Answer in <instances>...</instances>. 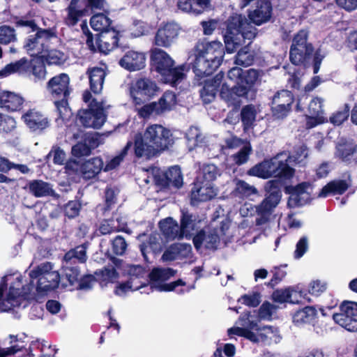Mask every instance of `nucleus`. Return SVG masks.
Returning a JSON list of instances; mask_svg holds the SVG:
<instances>
[{"mask_svg": "<svg viewBox=\"0 0 357 357\" xmlns=\"http://www.w3.org/2000/svg\"><path fill=\"white\" fill-rule=\"evenodd\" d=\"M224 56L222 44L219 41L199 42L190 52L188 63L196 77L211 75L220 65Z\"/></svg>", "mask_w": 357, "mask_h": 357, "instance_id": "nucleus-1", "label": "nucleus"}, {"mask_svg": "<svg viewBox=\"0 0 357 357\" xmlns=\"http://www.w3.org/2000/svg\"><path fill=\"white\" fill-rule=\"evenodd\" d=\"M173 144L171 131L160 124L149 126L143 137L137 134L135 137V153L136 156L150 158L168 149Z\"/></svg>", "mask_w": 357, "mask_h": 357, "instance_id": "nucleus-2", "label": "nucleus"}, {"mask_svg": "<svg viewBox=\"0 0 357 357\" xmlns=\"http://www.w3.org/2000/svg\"><path fill=\"white\" fill-rule=\"evenodd\" d=\"M227 77L234 81L236 86L230 89L227 84H223L220 96L229 105L236 107L240 105L239 98L245 96L249 88L258 79L259 72L252 68L243 70L241 68L234 67L229 70Z\"/></svg>", "mask_w": 357, "mask_h": 357, "instance_id": "nucleus-3", "label": "nucleus"}, {"mask_svg": "<svg viewBox=\"0 0 357 357\" xmlns=\"http://www.w3.org/2000/svg\"><path fill=\"white\" fill-rule=\"evenodd\" d=\"M291 158L288 152H281L269 159L255 165L248 171V174L263 179L275 178L289 180L294 176L295 170L290 167L289 160Z\"/></svg>", "mask_w": 357, "mask_h": 357, "instance_id": "nucleus-4", "label": "nucleus"}, {"mask_svg": "<svg viewBox=\"0 0 357 357\" xmlns=\"http://www.w3.org/2000/svg\"><path fill=\"white\" fill-rule=\"evenodd\" d=\"M256 36V28L241 15L231 16L227 22V29L224 35L225 48L228 53H233L245 43Z\"/></svg>", "mask_w": 357, "mask_h": 357, "instance_id": "nucleus-5", "label": "nucleus"}, {"mask_svg": "<svg viewBox=\"0 0 357 357\" xmlns=\"http://www.w3.org/2000/svg\"><path fill=\"white\" fill-rule=\"evenodd\" d=\"M20 276L22 296L20 303L26 295L30 294L33 289V280L37 279L36 290L38 294H45L48 291L56 288L60 280V275L57 271L53 269V265L50 262L41 264L29 273L31 279L30 285L24 287L22 282V276L19 273H15Z\"/></svg>", "mask_w": 357, "mask_h": 357, "instance_id": "nucleus-6", "label": "nucleus"}, {"mask_svg": "<svg viewBox=\"0 0 357 357\" xmlns=\"http://www.w3.org/2000/svg\"><path fill=\"white\" fill-rule=\"evenodd\" d=\"M151 59L153 67L162 76L165 82L176 85L185 78L188 68L185 65L174 67V59L165 51L154 48Z\"/></svg>", "mask_w": 357, "mask_h": 357, "instance_id": "nucleus-7", "label": "nucleus"}, {"mask_svg": "<svg viewBox=\"0 0 357 357\" xmlns=\"http://www.w3.org/2000/svg\"><path fill=\"white\" fill-rule=\"evenodd\" d=\"M265 188L269 192V195L260 204L256 205L257 217L255 223L259 227L270 224L272 213L280 203L282 197L278 181L271 180L268 181Z\"/></svg>", "mask_w": 357, "mask_h": 357, "instance_id": "nucleus-8", "label": "nucleus"}, {"mask_svg": "<svg viewBox=\"0 0 357 357\" xmlns=\"http://www.w3.org/2000/svg\"><path fill=\"white\" fill-rule=\"evenodd\" d=\"M20 276L6 275L0 284V311L8 312L20 305Z\"/></svg>", "mask_w": 357, "mask_h": 357, "instance_id": "nucleus-9", "label": "nucleus"}, {"mask_svg": "<svg viewBox=\"0 0 357 357\" xmlns=\"http://www.w3.org/2000/svg\"><path fill=\"white\" fill-rule=\"evenodd\" d=\"M107 107L103 102L93 99L88 109L79 110L77 115L79 123L86 128L100 129L106 122Z\"/></svg>", "mask_w": 357, "mask_h": 357, "instance_id": "nucleus-10", "label": "nucleus"}, {"mask_svg": "<svg viewBox=\"0 0 357 357\" xmlns=\"http://www.w3.org/2000/svg\"><path fill=\"white\" fill-rule=\"evenodd\" d=\"M86 259V248L84 245L77 246L65 255L63 268L65 278L70 285H73L75 283L78 282L80 275L78 268L75 266H72V265L77 261L85 262Z\"/></svg>", "mask_w": 357, "mask_h": 357, "instance_id": "nucleus-11", "label": "nucleus"}, {"mask_svg": "<svg viewBox=\"0 0 357 357\" xmlns=\"http://www.w3.org/2000/svg\"><path fill=\"white\" fill-rule=\"evenodd\" d=\"M236 332L243 335V337L254 343H262L265 345L277 344L281 340V335L278 328L265 326L257 327L255 331H250L246 329H234Z\"/></svg>", "mask_w": 357, "mask_h": 357, "instance_id": "nucleus-12", "label": "nucleus"}, {"mask_svg": "<svg viewBox=\"0 0 357 357\" xmlns=\"http://www.w3.org/2000/svg\"><path fill=\"white\" fill-rule=\"evenodd\" d=\"M307 31L301 30L293 39L289 58L295 65L304 62L313 52L312 45L307 43Z\"/></svg>", "mask_w": 357, "mask_h": 357, "instance_id": "nucleus-13", "label": "nucleus"}, {"mask_svg": "<svg viewBox=\"0 0 357 357\" xmlns=\"http://www.w3.org/2000/svg\"><path fill=\"white\" fill-rule=\"evenodd\" d=\"M159 88L155 82L148 78L139 79L130 87V94L133 102L137 105L155 96Z\"/></svg>", "mask_w": 357, "mask_h": 357, "instance_id": "nucleus-14", "label": "nucleus"}, {"mask_svg": "<svg viewBox=\"0 0 357 357\" xmlns=\"http://www.w3.org/2000/svg\"><path fill=\"white\" fill-rule=\"evenodd\" d=\"M175 273L172 268H155L149 274L151 287L150 289H155L159 291H170L174 290L179 285H185V282L182 280H178L175 282L165 284V281L169 279Z\"/></svg>", "mask_w": 357, "mask_h": 357, "instance_id": "nucleus-15", "label": "nucleus"}, {"mask_svg": "<svg viewBox=\"0 0 357 357\" xmlns=\"http://www.w3.org/2000/svg\"><path fill=\"white\" fill-rule=\"evenodd\" d=\"M54 37L53 33L47 29H39L27 39L24 48L31 56L42 57V54L47 52L49 40Z\"/></svg>", "mask_w": 357, "mask_h": 357, "instance_id": "nucleus-16", "label": "nucleus"}, {"mask_svg": "<svg viewBox=\"0 0 357 357\" xmlns=\"http://www.w3.org/2000/svg\"><path fill=\"white\" fill-rule=\"evenodd\" d=\"M294 102L292 93L287 90L278 91L273 98L271 111L274 118L282 119L289 113Z\"/></svg>", "mask_w": 357, "mask_h": 357, "instance_id": "nucleus-17", "label": "nucleus"}, {"mask_svg": "<svg viewBox=\"0 0 357 357\" xmlns=\"http://www.w3.org/2000/svg\"><path fill=\"white\" fill-rule=\"evenodd\" d=\"M70 77L67 74L61 73L53 77L47 82V91L54 98L66 99L70 93Z\"/></svg>", "mask_w": 357, "mask_h": 357, "instance_id": "nucleus-18", "label": "nucleus"}, {"mask_svg": "<svg viewBox=\"0 0 357 357\" xmlns=\"http://www.w3.org/2000/svg\"><path fill=\"white\" fill-rule=\"evenodd\" d=\"M180 31L178 24L167 23L158 29L155 36V45L169 47L177 38Z\"/></svg>", "mask_w": 357, "mask_h": 357, "instance_id": "nucleus-19", "label": "nucleus"}, {"mask_svg": "<svg viewBox=\"0 0 357 357\" xmlns=\"http://www.w3.org/2000/svg\"><path fill=\"white\" fill-rule=\"evenodd\" d=\"M224 234V229H213L208 231H200L193 238V243L197 249L202 245L208 249H216L220 243V236Z\"/></svg>", "mask_w": 357, "mask_h": 357, "instance_id": "nucleus-20", "label": "nucleus"}, {"mask_svg": "<svg viewBox=\"0 0 357 357\" xmlns=\"http://www.w3.org/2000/svg\"><path fill=\"white\" fill-rule=\"evenodd\" d=\"M217 190L213 183L197 181L191 190V202L197 204L201 202H206L215 197Z\"/></svg>", "mask_w": 357, "mask_h": 357, "instance_id": "nucleus-21", "label": "nucleus"}, {"mask_svg": "<svg viewBox=\"0 0 357 357\" xmlns=\"http://www.w3.org/2000/svg\"><path fill=\"white\" fill-rule=\"evenodd\" d=\"M146 60L144 52L130 50L120 59L119 65L129 71H137L145 67Z\"/></svg>", "mask_w": 357, "mask_h": 357, "instance_id": "nucleus-22", "label": "nucleus"}, {"mask_svg": "<svg viewBox=\"0 0 357 357\" xmlns=\"http://www.w3.org/2000/svg\"><path fill=\"white\" fill-rule=\"evenodd\" d=\"M159 169L154 168L152 172L155 181L161 185H173L176 188H180L183 184V177L179 167L174 166L168 169L165 173H162V178H160Z\"/></svg>", "mask_w": 357, "mask_h": 357, "instance_id": "nucleus-23", "label": "nucleus"}, {"mask_svg": "<svg viewBox=\"0 0 357 357\" xmlns=\"http://www.w3.org/2000/svg\"><path fill=\"white\" fill-rule=\"evenodd\" d=\"M312 191V187L308 183H302L294 188L290 192V196L287 202L290 208H294L306 204L310 199Z\"/></svg>", "mask_w": 357, "mask_h": 357, "instance_id": "nucleus-24", "label": "nucleus"}, {"mask_svg": "<svg viewBox=\"0 0 357 357\" xmlns=\"http://www.w3.org/2000/svg\"><path fill=\"white\" fill-rule=\"evenodd\" d=\"M255 8L249 13L250 20L256 25L268 22L271 17L272 6L268 0H256Z\"/></svg>", "mask_w": 357, "mask_h": 357, "instance_id": "nucleus-25", "label": "nucleus"}, {"mask_svg": "<svg viewBox=\"0 0 357 357\" xmlns=\"http://www.w3.org/2000/svg\"><path fill=\"white\" fill-rule=\"evenodd\" d=\"M323 102V99L316 97L314 98L309 103V116L307 119V128H313L326 121V119L324 115Z\"/></svg>", "mask_w": 357, "mask_h": 357, "instance_id": "nucleus-26", "label": "nucleus"}, {"mask_svg": "<svg viewBox=\"0 0 357 357\" xmlns=\"http://www.w3.org/2000/svg\"><path fill=\"white\" fill-rule=\"evenodd\" d=\"M28 128L33 131L42 130L48 126L47 118L40 112L30 109L22 116Z\"/></svg>", "mask_w": 357, "mask_h": 357, "instance_id": "nucleus-27", "label": "nucleus"}, {"mask_svg": "<svg viewBox=\"0 0 357 357\" xmlns=\"http://www.w3.org/2000/svg\"><path fill=\"white\" fill-rule=\"evenodd\" d=\"M192 247L190 244L176 243L168 248L162 256L163 261H173L190 256Z\"/></svg>", "mask_w": 357, "mask_h": 357, "instance_id": "nucleus-28", "label": "nucleus"}, {"mask_svg": "<svg viewBox=\"0 0 357 357\" xmlns=\"http://www.w3.org/2000/svg\"><path fill=\"white\" fill-rule=\"evenodd\" d=\"M23 98L14 92L0 91V107L8 111H17L21 109Z\"/></svg>", "mask_w": 357, "mask_h": 357, "instance_id": "nucleus-29", "label": "nucleus"}, {"mask_svg": "<svg viewBox=\"0 0 357 357\" xmlns=\"http://www.w3.org/2000/svg\"><path fill=\"white\" fill-rule=\"evenodd\" d=\"M199 223L200 220H197L195 216L183 213L180 226L181 238H193L195 236V233L198 231Z\"/></svg>", "mask_w": 357, "mask_h": 357, "instance_id": "nucleus-30", "label": "nucleus"}, {"mask_svg": "<svg viewBox=\"0 0 357 357\" xmlns=\"http://www.w3.org/2000/svg\"><path fill=\"white\" fill-rule=\"evenodd\" d=\"M118 40V33L114 29H112L100 33L96 44L100 52L107 54L117 46Z\"/></svg>", "mask_w": 357, "mask_h": 357, "instance_id": "nucleus-31", "label": "nucleus"}, {"mask_svg": "<svg viewBox=\"0 0 357 357\" xmlns=\"http://www.w3.org/2000/svg\"><path fill=\"white\" fill-rule=\"evenodd\" d=\"M222 77V75L219 74L214 78L205 81L204 86L200 91V96L205 103L211 102L215 98Z\"/></svg>", "mask_w": 357, "mask_h": 357, "instance_id": "nucleus-32", "label": "nucleus"}, {"mask_svg": "<svg viewBox=\"0 0 357 357\" xmlns=\"http://www.w3.org/2000/svg\"><path fill=\"white\" fill-rule=\"evenodd\" d=\"M303 297L301 291L292 289H278L273 294V300L280 303L289 302L291 303H298L301 302Z\"/></svg>", "mask_w": 357, "mask_h": 357, "instance_id": "nucleus-33", "label": "nucleus"}, {"mask_svg": "<svg viewBox=\"0 0 357 357\" xmlns=\"http://www.w3.org/2000/svg\"><path fill=\"white\" fill-rule=\"evenodd\" d=\"M349 184L344 180H333L327 183L319 192V197H327L330 195H342L349 188Z\"/></svg>", "mask_w": 357, "mask_h": 357, "instance_id": "nucleus-34", "label": "nucleus"}, {"mask_svg": "<svg viewBox=\"0 0 357 357\" xmlns=\"http://www.w3.org/2000/svg\"><path fill=\"white\" fill-rule=\"evenodd\" d=\"M105 68L94 67L88 70L90 88L94 93L102 91L106 75Z\"/></svg>", "mask_w": 357, "mask_h": 357, "instance_id": "nucleus-35", "label": "nucleus"}, {"mask_svg": "<svg viewBox=\"0 0 357 357\" xmlns=\"http://www.w3.org/2000/svg\"><path fill=\"white\" fill-rule=\"evenodd\" d=\"M251 317L250 312L247 311L243 312L236 322L237 326L228 329L229 335H236L240 337H243L236 332L234 329L236 328L241 330L246 329L250 331L255 332L256 328L258 327V324L255 321L251 319Z\"/></svg>", "mask_w": 357, "mask_h": 357, "instance_id": "nucleus-36", "label": "nucleus"}, {"mask_svg": "<svg viewBox=\"0 0 357 357\" xmlns=\"http://www.w3.org/2000/svg\"><path fill=\"white\" fill-rule=\"evenodd\" d=\"M159 225L161 231L168 239L182 238L180 226L173 218H165L160 222Z\"/></svg>", "mask_w": 357, "mask_h": 357, "instance_id": "nucleus-37", "label": "nucleus"}, {"mask_svg": "<svg viewBox=\"0 0 357 357\" xmlns=\"http://www.w3.org/2000/svg\"><path fill=\"white\" fill-rule=\"evenodd\" d=\"M103 167V161L100 158H93L85 161L81 165V172L86 178L95 177Z\"/></svg>", "mask_w": 357, "mask_h": 357, "instance_id": "nucleus-38", "label": "nucleus"}, {"mask_svg": "<svg viewBox=\"0 0 357 357\" xmlns=\"http://www.w3.org/2000/svg\"><path fill=\"white\" fill-rule=\"evenodd\" d=\"M210 0H178V7L186 13H201L209 6Z\"/></svg>", "mask_w": 357, "mask_h": 357, "instance_id": "nucleus-39", "label": "nucleus"}, {"mask_svg": "<svg viewBox=\"0 0 357 357\" xmlns=\"http://www.w3.org/2000/svg\"><path fill=\"white\" fill-rule=\"evenodd\" d=\"M112 20L104 13L93 15L90 20L91 27L100 33L114 29L112 26Z\"/></svg>", "mask_w": 357, "mask_h": 357, "instance_id": "nucleus-40", "label": "nucleus"}, {"mask_svg": "<svg viewBox=\"0 0 357 357\" xmlns=\"http://www.w3.org/2000/svg\"><path fill=\"white\" fill-rule=\"evenodd\" d=\"M234 194L241 198H251L252 196L259 197L258 190L243 180L235 181Z\"/></svg>", "mask_w": 357, "mask_h": 357, "instance_id": "nucleus-41", "label": "nucleus"}, {"mask_svg": "<svg viewBox=\"0 0 357 357\" xmlns=\"http://www.w3.org/2000/svg\"><path fill=\"white\" fill-rule=\"evenodd\" d=\"M29 188L30 192L37 197L50 196L54 193L50 184L41 180H35L30 182Z\"/></svg>", "mask_w": 357, "mask_h": 357, "instance_id": "nucleus-42", "label": "nucleus"}, {"mask_svg": "<svg viewBox=\"0 0 357 357\" xmlns=\"http://www.w3.org/2000/svg\"><path fill=\"white\" fill-rule=\"evenodd\" d=\"M220 175L218 168L213 164H204L200 169L198 181L212 183Z\"/></svg>", "mask_w": 357, "mask_h": 357, "instance_id": "nucleus-43", "label": "nucleus"}, {"mask_svg": "<svg viewBox=\"0 0 357 357\" xmlns=\"http://www.w3.org/2000/svg\"><path fill=\"white\" fill-rule=\"evenodd\" d=\"M356 146L353 144L347 143L338 144L335 152V157L343 162H349L355 160Z\"/></svg>", "mask_w": 357, "mask_h": 357, "instance_id": "nucleus-44", "label": "nucleus"}, {"mask_svg": "<svg viewBox=\"0 0 357 357\" xmlns=\"http://www.w3.org/2000/svg\"><path fill=\"white\" fill-rule=\"evenodd\" d=\"M317 315V310L313 307H306L298 310L293 316V321L297 325L311 322Z\"/></svg>", "mask_w": 357, "mask_h": 357, "instance_id": "nucleus-45", "label": "nucleus"}, {"mask_svg": "<svg viewBox=\"0 0 357 357\" xmlns=\"http://www.w3.org/2000/svg\"><path fill=\"white\" fill-rule=\"evenodd\" d=\"M333 319L337 324L348 331L354 332L357 331L356 317L340 312L333 315Z\"/></svg>", "mask_w": 357, "mask_h": 357, "instance_id": "nucleus-46", "label": "nucleus"}, {"mask_svg": "<svg viewBox=\"0 0 357 357\" xmlns=\"http://www.w3.org/2000/svg\"><path fill=\"white\" fill-rule=\"evenodd\" d=\"M176 95L173 92L167 91L155 103L160 114H162L167 111L171 110L176 105Z\"/></svg>", "mask_w": 357, "mask_h": 357, "instance_id": "nucleus-47", "label": "nucleus"}, {"mask_svg": "<svg viewBox=\"0 0 357 357\" xmlns=\"http://www.w3.org/2000/svg\"><path fill=\"white\" fill-rule=\"evenodd\" d=\"M27 65L28 61L25 59L9 63L0 70V78H4L15 73L21 72L25 69Z\"/></svg>", "mask_w": 357, "mask_h": 357, "instance_id": "nucleus-48", "label": "nucleus"}, {"mask_svg": "<svg viewBox=\"0 0 357 357\" xmlns=\"http://www.w3.org/2000/svg\"><path fill=\"white\" fill-rule=\"evenodd\" d=\"M119 222V218H112L110 220H105L102 222L99 230L103 234H109L112 232L123 230L125 228V223L116 225Z\"/></svg>", "mask_w": 357, "mask_h": 357, "instance_id": "nucleus-49", "label": "nucleus"}, {"mask_svg": "<svg viewBox=\"0 0 357 357\" xmlns=\"http://www.w3.org/2000/svg\"><path fill=\"white\" fill-rule=\"evenodd\" d=\"M185 136L190 151L194 149L196 146H199L203 142L202 133L197 127L190 128L188 130Z\"/></svg>", "mask_w": 357, "mask_h": 357, "instance_id": "nucleus-50", "label": "nucleus"}, {"mask_svg": "<svg viewBox=\"0 0 357 357\" xmlns=\"http://www.w3.org/2000/svg\"><path fill=\"white\" fill-rule=\"evenodd\" d=\"M75 139L83 140L87 146H89V151L96 148L98 144V139L93 134L86 133L83 130L78 128L77 132L73 134Z\"/></svg>", "mask_w": 357, "mask_h": 357, "instance_id": "nucleus-51", "label": "nucleus"}, {"mask_svg": "<svg viewBox=\"0 0 357 357\" xmlns=\"http://www.w3.org/2000/svg\"><path fill=\"white\" fill-rule=\"evenodd\" d=\"M42 59L46 60L49 64L60 65L66 61L65 54L56 50H49L47 47V52L42 54Z\"/></svg>", "mask_w": 357, "mask_h": 357, "instance_id": "nucleus-52", "label": "nucleus"}, {"mask_svg": "<svg viewBox=\"0 0 357 357\" xmlns=\"http://www.w3.org/2000/svg\"><path fill=\"white\" fill-rule=\"evenodd\" d=\"M254 60L252 53L249 50L248 46H245L241 49L236 56L235 63L239 66H250Z\"/></svg>", "mask_w": 357, "mask_h": 357, "instance_id": "nucleus-53", "label": "nucleus"}, {"mask_svg": "<svg viewBox=\"0 0 357 357\" xmlns=\"http://www.w3.org/2000/svg\"><path fill=\"white\" fill-rule=\"evenodd\" d=\"M132 146V142H128L127 144L121 151V152L118 155L114 157L112 159L107 162L104 170L107 172L116 168L123 160L125 156L127 155L128 151L130 149Z\"/></svg>", "mask_w": 357, "mask_h": 357, "instance_id": "nucleus-54", "label": "nucleus"}, {"mask_svg": "<svg viewBox=\"0 0 357 357\" xmlns=\"http://www.w3.org/2000/svg\"><path fill=\"white\" fill-rule=\"evenodd\" d=\"M66 22L70 26L76 24L83 14V10L79 9L77 5L74 4V2H70V4L66 9Z\"/></svg>", "mask_w": 357, "mask_h": 357, "instance_id": "nucleus-55", "label": "nucleus"}, {"mask_svg": "<svg viewBox=\"0 0 357 357\" xmlns=\"http://www.w3.org/2000/svg\"><path fill=\"white\" fill-rule=\"evenodd\" d=\"M251 151L252 147L250 144L245 143L236 153L231 155V158L235 164L241 165L248 160Z\"/></svg>", "mask_w": 357, "mask_h": 357, "instance_id": "nucleus-56", "label": "nucleus"}, {"mask_svg": "<svg viewBox=\"0 0 357 357\" xmlns=\"http://www.w3.org/2000/svg\"><path fill=\"white\" fill-rule=\"evenodd\" d=\"M256 109L252 105H247L244 107L241 111V119L245 129L250 128L256 119Z\"/></svg>", "mask_w": 357, "mask_h": 357, "instance_id": "nucleus-57", "label": "nucleus"}, {"mask_svg": "<svg viewBox=\"0 0 357 357\" xmlns=\"http://www.w3.org/2000/svg\"><path fill=\"white\" fill-rule=\"evenodd\" d=\"M135 278H132L131 280H128L126 283L120 284L115 289V294L118 296H124L129 291H137L139 289V287L144 284L141 282L140 285H137L135 283Z\"/></svg>", "mask_w": 357, "mask_h": 357, "instance_id": "nucleus-58", "label": "nucleus"}, {"mask_svg": "<svg viewBox=\"0 0 357 357\" xmlns=\"http://www.w3.org/2000/svg\"><path fill=\"white\" fill-rule=\"evenodd\" d=\"M138 114L142 118H149L151 116L160 115V113L156 106L155 102L146 104L137 109Z\"/></svg>", "mask_w": 357, "mask_h": 357, "instance_id": "nucleus-59", "label": "nucleus"}, {"mask_svg": "<svg viewBox=\"0 0 357 357\" xmlns=\"http://www.w3.org/2000/svg\"><path fill=\"white\" fill-rule=\"evenodd\" d=\"M55 105L59 114V119L62 122H66L72 115L70 109L67 106L64 100H61V102L56 101Z\"/></svg>", "mask_w": 357, "mask_h": 357, "instance_id": "nucleus-60", "label": "nucleus"}, {"mask_svg": "<svg viewBox=\"0 0 357 357\" xmlns=\"http://www.w3.org/2000/svg\"><path fill=\"white\" fill-rule=\"evenodd\" d=\"M96 273L102 281L106 282H114L119 278L118 273L113 267L105 268L99 272H96Z\"/></svg>", "mask_w": 357, "mask_h": 357, "instance_id": "nucleus-61", "label": "nucleus"}, {"mask_svg": "<svg viewBox=\"0 0 357 357\" xmlns=\"http://www.w3.org/2000/svg\"><path fill=\"white\" fill-rule=\"evenodd\" d=\"M156 241L157 238L155 236H151L148 244L143 243L140 245V250L144 258H146V253L151 251L156 252L160 250V243H157Z\"/></svg>", "mask_w": 357, "mask_h": 357, "instance_id": "nucleus-62", "label": "nucleus"}, {"mask_svg": "<svg viewBox=\"0 0 357 357\" xmlns=\"http://www.w3.org/2000/svg\"><path fill=\"white\" fill-rule=\"evenodd\" d=\"M15 39V30L10 26L0 27V43L8 44Z\"/></svg>", "mask_w": 357, "mask_h": 357, "instance_id": "nucleus-63", "label": "nucleus"}, {"mask_svg": "<svg viewBox=\"0 0 357 357\" xmlns=\"http://www.w3.org/2000/svg\"><path fill=\"white\" fill-rule=\"evenodd\" d=\"M326 289V283L320 280L312 281L308 286V291L313 296H318Z\"/></svg>", "mask_w": 357, "mask_h": 357, "instance_id": "nucleus-64", "label": "nucleus"}]
</instances>
